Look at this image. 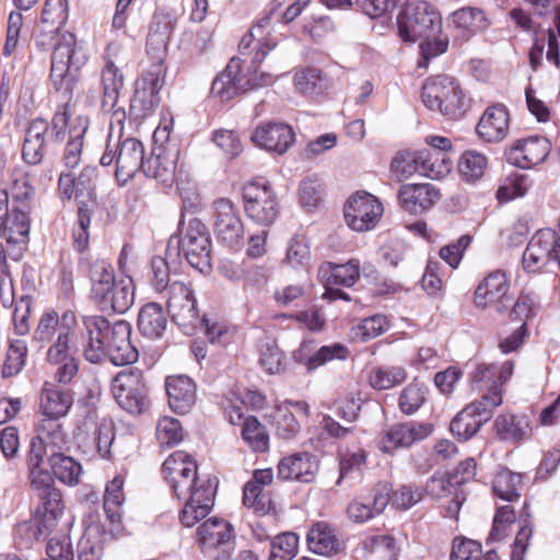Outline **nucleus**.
Returning a JSON list of instances; mask_svg holds the SVG:
<instances>
[{"label": "nucleus", "mask_w": 560, "mask_h": 560, "mask_svg": "<svg viewBox=\"0 0 560 560\" xmlns=\"http://www.w3.org/2000/svg\"><path fill=\"white\" fill-rule=\"evenodd\" d=\"M166 299L167 313L172 320L186 335H191L199 327L200 317L196 307L194 292L184 282L174 280Z\"/></svg>", "instance_id": "14"}, {"label": "nucleus", "mask_w": 560, "mask_h": 560, "mask_svg": "<svg viewBox=\"0 0 560 560\" xmlns=\"http://www.w3.org/2000/svg\"><path fill=\"white\" fill-rule=\"evenodd\" d=\"M248 71L247 77L241 75V59L232 58L225 69L213 80L211 94L219 97L222 102H226L240 93L270 85L275 81L273 75L270 73H258L257 69H248Z\"/></svg>", "instance_id": "6"}, {"label": "nucleus", "mask_w": 560, "mask_h": 560, "mask_svg": "<svg viewBox=\"0 0 560 560\" xmlns=\"http://www.w3.org/2000/svg\"><path fill=\"white\" fill-rule=\"evenodd\" d=\"M101 86L103 91L102 107L104 110H113V119L120 124L126 118L122 107H117L119 93L124 86V75L119 68L112 61H106L101 72Z\"/></svg>", "instance_id": "23"}, {"label": "nucleus", "mask_w": 560, "mask_h": 560, "mask_svg": "<svg viewBox=\"0 0 560 560\" xmlns=\"http://www.w3.org/2000/svg\"><path fill=\"white\" fill-rule=\"evenodd\" d=\"M197 469L195 459L183 451L171 454L163 463V475L165 480L175 479L182 475L188 474Z\"/></svg>", "instance_id": "60"}, {"label": "nucleus", "mask_w": 560, "mask_h": 560, "mask_svg": "<svg viewBox=\"0 0 560 560\" xmlns=\"http://www.w3.org/2000/svg\"><path fill=\"white\" fill-rule=\"evenodd\" d=\"M69 15L68 0H46L40 23L54 27V30H61Z\"/></svg>", "instance_id": "64"}, {"label": "nucleus", "mask_w": 560, "mask_h": 560, "mask_svg": "<svg viewBox=\"0 0 560 560\" xmlns=\"http://www.w3.org/2000/svg\"><path fill=\"white\" fill-rule=\"evenodd\" d=\"M86 61L88 54L83 43L70 32L63 33L51 54L50 80L55 90L66 101L57 107L51 121L48 122L52 141L60 142L66 138L71 117L69 102L77 88L79 72Z\"/></svg>", "instance_id": "1"}, {"label": "nucleus", "mask_w": 560, "mask_h": 560, "mask_svg": "<svg viewBox=\"0 0 560 560\" xmlns=\"http://www.w3.org/2000/svg\"><path fill=\"white\" fill-rule=\"evenodd\" d=\"M277 14L276 5L269 10V12L259 20V22L249 31L248 34L244 35L240 42V50L242 55H246L245 50L249 49L254 44L255 54L252 56L250 63L253 69H257L260 62L266 58L268 52L276 47V43L270 39H264L265 28H267L271 20Z\"/></svg>", "instance_id": "25"}, {"label": "nucleus", "mask_w": 560, "mask_h": 560, "mask_svg": "<svg viewBox=\"0 0 560 560\" xmlns=\"http://www.w3.org/2000/svg\"><path fill=\"white\" fill-rule=\"evenodd\" d=\"M421 100L428 109L450 119L460 117L466 108L465 96L459 84L447 75L428 79L422 86Z\"/></svg>", "instance_id": "5"}, {"label": "nucleus", "mask_w": 560, "mask_h": 560, "mask_svg": "<svg viewBox=\"0 0 560 560\" xmlns=\"http://www.w3.org/2000/svg\"><path fill=\"white\" fill-rule=\"evenodd\" d=\"M144 155V145L137 138H119L115 143L109 139L100 163L102 166L114 164L117 179L127 183L142 170Z\"/></svg>", "instance_id": "7"}, {"label": "nucleus", "mask_w": 560, "mask_h": 560, "mask_svg": "<svg viewBox=\"0 0 560 560\" xmlns=\"http://www.w3.org/2000/svg\"><path fill=\"white\" fill-rule=\"evenodd\" d=\"M382 214L381 201L369 192H357L345 205L346 222L350 229L357 232L374 229Z\"/></svg>", "instance_id": "18"}, {"label": "nucleus", "mask_w": 560, "mask_h": 560, "mask_svg": "<svg viewBox=\"0 0 560 560\" xmlns=\"http://www.w3.org/2000/svg\"><path fill=\"white\" fill-rule=\"evenodd\" d=\"M177 155V150L160 144L152 150L149 158L144 156L141 172L148 177L168 184L175 175Z\"/></svg>", "instance_id": "29"}, {"label": "nucleus", "mask_w": 560, "mask_h": 560, "mask_svg": "<svg viewBox=\"0 0 560 560\" xmlns=\"http://www.w3.org/2000/svg\"><path fill=\"white\" fill-rule=\"evenodd\" d=\"M243 503L257 513L266 514L270 511L271 499L260 486L248 480L243 488Z\"/></svg>", "instance_id": "63"}, {"label": "nucleus", "mask_w": 560, "mask_h": 560, "mask_svg": "<svg viewBox=\"0 0 560 560\" xmlns=\"http://www.w3.org/2000/svg\"><path fill=\"white\" fill-rule=\"evenodd\" d=\"M299 551V537L292 532L275 536L270 540L268 560H292Z\"/></svg>", "instance_id": "58"}, {"label": "nucleus", "mask_w": 560, "mask_h": 560, "mask_svg": "<svg viewBox=\"0 0 560 560\" xmlns=\"http://www.w3.org/2000/svg\"><path fill=\"white\" fill-rule=\"evenodd\" d=\"M124 478L117 475L110 480L105 488L104 493V511L107 520L113 524H120L122 515V504L125 494L122 491Z\"/></svg>", "instance_id": "49"}, {"label": "nucleus", "mask_w": 560, "mask_h": 560, "mask_svg": "<svg viewBox=\"0 0 560 560\" xmlns=\"http://www.w3.org/2000/svg\"><path fill=\"white\" fill-rule=\"evenodd\" d=\"M162 62H152L150 70L136 83V96L150 106L159 103V92L164 84Z\"/></svg>", "instance_id": "45"}, {"label": "nucleus", "mask_w": 560, "mask_h": 560, "mask_svg": "<svg viewBox=\"0 0 560 560\" xmlns=\"http://www.w3.org/2000/svg\"><path fill=\"white\" fill-rule=\"evenodd\" d=\"M165 388L168 396V405L177 413H186L196 401V385L186 375H173L166 377Z\"/></svg>", "instance_id": "32"}, {"label": "nucleus", "mask_w": 560, "mask_h": 560, "mask_svg": "<svg viewBox=\"0 0 560 560\" xmlns=\"http://www.w3.org/2000/svg\"><path fill=\"white\" fill-rule=\"evenodd\" d=\"M347 355L348 349L339 342L319 347L313 340H304L293 352L292 358L312 373L328 362L345 360Z\"/></svg>", "instance_id": "21"}, {"label": "nucleus", "mask_w": 560, "mask_h": 560, "mask_svg": "<svg viewBox=\"0 0 560 560\" xmlns=\"http://www.w3.org/2000/svg\"><path fill=\"white\" fill-rule=\"evenodd\" d=\"M509 290L505 273L497 270L491 272L483 281L477 287L475 291V304L478 307H487L491 304H497V310L501 312V305L505 306V302H510L506 298Z\"/></svg>", "instance_id": "31"}, {"label": "nucleus", "mask_w": 560, "mask_h": 560, "mask_svg": "<svg viewBox=\"0 0 560 560\" xmlns=\"http://www.w3.org/2000/svg\"><path fill=\"white\" fill-rule=\"evenodd\" d=\"M27 354L26 342L22 339L10 340L2 369L3 377H11L19 374L24 364Z\"/></svg>", "instance_id": "61"}, {"label": "nucleus", "mask_w": 560, "mask_h": 560, "mask_svg": "<svg viewBox=\"0 0 560 560\" xmlns=\"http://www.w3.org/2000/svg\"><path fill=\"white\" fill-rule=\"evenodd\" d=\"M73 404L72 392L46 382L40 394V410L45 419L65 417Z\"/></svg>", "instance_id": "33"}, {"label": "nucleus", "mask_w": 560, "mask_h": 560, "mask_svg": "<svg viewBox=\"0 0 560 560\" xmlns=\"http://www.w3.org/2000/svg\"><path fill=\"white\" fill-rule=\"evenodd\" d=\"M308 549L320 556H334L341 550L335 529L324 522L314 524L306 536Z\"/></svg>", "instance_id": "38"}, {"label": "nucleus", "mask_w": 560, "mask_h": 560, "mask_svg": "<svg viewBox=\"0 0 560 560\" xmlns=\"http://www.w3.org/2000/svg\"><path fill=\"white\" fill-rule=\"evenodd\" d=\"M252 140L267 151L283 154L294 143L292 128L283 122H268L256 128Z\"/></svg>", "instance_id": "24"}, {"label": "nucleus", "mask_w": 560, "mask_h": 560, "mask_svg": "<svg viewBox=\"0 0 560 560\" xmlns=\"http://www.w3.org/2000/svg\"><path fill=\"white\" fill-rule=\"evenodd\" d=\"M242 438L254 452L264 453L269 448V435L266 428L250 416L242 423Z\"/></svg>", "instance_id": "57"}, {"label": "nucleus", "mask_w": 560, "mask_h": 560, "mask_svg": "<svg viewBox=\"0 0 560 560\" xmlns=\"http://www.w3.org/2000/svg\"><path fill=\"white\" fill-rule=\"evenodd\" d=\"M522 488L523 476L508 468H501L492 480L493 493L509 502L520 499Z\"/></svg>", "instance_id": "47"}, {"label": "nucleus", "mask_w": 560, "mask_h": 560, "mask_svg": "<svg viewBox=\"0 0 560 560\" xmlns=\"http://www.w3.org/2000/svg\"><path fill=\"white\" fill-rule=\"evenodd\" d=\"M407 378V371L398 365H383L371 370L369 374L370 385L377 390L393 388L404 383Z\"/></svg>", "instance_id": "52"}, {"label": "nucleus", "mask_w": 560, "mask_h": 560, "mask_svg": "<svg viewBox=\"0 0 560 560\" xmlns=\"http://www.w3.org/2000/svg\"><path fill=\"white\" fill-rule=\"evenodd\" d=\"M514 369L513 361L502 364L480 363L470 373V382L475 389L483 392L479 401H490L489 396L498 394L502 399V386L510 380Z\"/></svg>", "instance_id": "19"}, {"label": "nucleus", "mask_w": 560, "mask_h": 560, "mask_svg": "<svg viewBox=\"0 0 560 560\" xmlns=\"http://www.w3.org/2000/svg\"><path fill=\"white\" fill-rule=\"evenodd\" d=\"M31 488L39 499L36 517L44 522L45 527L54 529L63 511V503L60 491L54 487L52 476L50 474L42 475L39 480L31 482Z\"/></svg>", "instance_id": "20"}, {"label": "nucleus", "mask_w": 560, "mask_h": 560, "mask_svg": "<svg viewBox=\"0 0 560 560\" xmlns=\"http://www.w3.org/2000/svg\"><path fill=\"white\" fill-rule=\"evenodd\" d=\"M37 432L36 436L49 447L50 453L62 452L67 445V434L58 419H42Z\"/></svg>", "instance_id": "55"}, {"label": "nucleus", "mask_w": 560, "mask_h": 560, "mask_svg": "<svg viewBox=\"0 0 560 560\" xmlns=\"http://www.w3.org/2000/svg\"><path fill=\"white\" fill-rule=\"evenodd\" d=\"M244 210L247 217L262 225H270L279 213L277 196L266 180H254L243 188Z\"/></svg>", "instance_id": "13"}, {"label": "nucleus", "mask_w": 560, "mask_h": 560, "mask_svg": "<svg viewBox=\"0 0 560 560\" xmlns=\"http://www.w3.org/2000/svg\"><path fill=\"white\" fill-rule=\"evenodd\" d=\"M549 141L544 137L516 140L510 149L509 160L521 168H530L545 161Z\"/></svg>", "instance_id": "26"}, {"label": "nucleus", "mask_w": 560, "mask_h": 560, "mask_svg": "<svg viewBox=\"0 0 560 560\" xmlns=\"http://www.w3.org/2000/svg\"><path fill=\"white\" fill-rule=\"evenodd\" d=\"M95 302L102 310H112L115 313H126L135 302V284L130 277H124L109 285L103 298Z\"/></svg>", "instance_id": "35"}, {"label": "nucleus", "mask_w": 560, "mask_h": 560, "mask_svg": "<svg viewBox=\"0 0 560 560\" xmlns=\"http://www.w3.org/2000/svg\"><path fill=\"white\" fill-rule=\"evenodd\" d=\"M174 495L178 500H185L180 512V523L186 527L195 526L211 511L214 503L215 488L210 480L198 477L197 469L167 480Z\"/></svg>", "instance_id": "4"}, {"label": "nucleus", "mask_w": 560, "mask_h": 560, "mask_svg": "<svg viewBox=\"0 0 560 560\" xmlns=\"http://www.w3.org/2000/svg\"><path fill=\"white\" fill-rule=\"evenodd\" d=\"M418 159H420V175L431 179L443 178L452 170V160L442 151L421 150Z\"/></svg>", "instance_id": "46"}, {"label": "nucleus", "mask_w": 560, "mask_h": 560, "mask_svg": "<svg viewBox=\"0 0 560 560\" xmlns=\"http://www.w3.org/2000/svg\"><path fill=\"white\" fill-rule=\"evenodd\" d=\"M433 432V425L415 420L398 422L385 428L378 440V448L393 454L400 448H409L423 441Z\"/></svg>", "instance_id": "16"}, {"label": "nucleus", "mask_w": 560, "mask_h": 560, "mask_svg": "<svg viewBox=\"0 0 560 560\" xmlns=\"http://www.w3.org/2000/svg\"><path fill=\"white\" fill-rule=\"evenodd\" d=\"M330 85L329 78L315 67L301 68L294 74L295 90L306 97L323 95Z\"/></svg>", "instance_id": "41"}, {"label": "nucleus", "mask_w": 560, "mask_h": 560, "mask_svg": "<svg viewBox=\"0 0 560 560\" xmlns=\"http://www.w3.org/2000/svg\"><path fill=\"white\" fill-rule=\"evenodd\" d=\"M86 129L88 120L82 117H78L75 121L69 126V138L61 154V164L67 170H73L78 167L82 161L84 136Z\"/></svg>", "instance_id": "39"}, {"label": "nucleus", "mask_w": 560, "mask_h": 560, "mask_svg": "<svg viewBox=\"0 0 560 560\" xmlns=\"http://www.w3.org/2000/svg\"><path fill=\"white\" fill-rule=\"evenodd\" d=\"M110 389L119 407L129 413H142L149 407V388L142 371L137 368L117 373Z\"/></svg>", "instance_id": "8"}, {"label": "nucleus", "mask_w": 560, "mask_h": 560, "mask_svg": "<svg viewBox=\"0 0 560 560\" xmlns=\"http://www.w3.org/2000/svg\"><path fill=\"white\" fill-rule=\"evenodd\" d=\"M48 462L55 477L61 482L70 486L79 482L82 466L73 457L54 451L49 454Z\"/></svg>", "instance_id": "50"}, {"label": "nucleus", "mask_w": 560, "mask_h": 560, "mask_svg": "<svg viewBox=\"0 0 560 560\" xmlns=\"http://www.w3.org/2000/svg\"><path fill=\"white\" fill-rule=\"evenodd\" d=\"M458 35L468 39L477 33L486 31L490 26V21L481 9L474 7H464L450 18Z\"/></svg>", "instance_id": "37"}, {"label": "nucleus", "mask_w": 560, "mask_h": 560, "mask_svg": "<svg viewBox=\"0 0 560 560\" xmlns=\"http://www.w3.org/2000/svg\"><path fill=\"white\" fill-rule=\"evenodd\" d=\"M318 470L316 457L310 453H296L283 457L278 464V478L281 480H295L311 482Z\"/></svg>", "instance_id": "27"}, {"label": "nucleus", "mask_w": 560, "mask_h": 560, "mask_svg": "<svg viewBox=\"0 0 560 560\" xmlns=\"http://www.w3.org/2000/svg\"><path fill=\"white\" fill-rule=\"evenodd\" d=\"M550 261L560 267V238H557V233L550 229L539 230L524 250V269L528 272H536Z\"/></svg>", "instance_id": "17"}, {"label": "nucleus", "mask_w": 560, "mask_h": 560, "mask_svg": "<svg viewBox=\"0 0 560 560\" xmlns=\"http://www.w3.org/2000/svg\"><path fill=\"white\" fill-rule=\"evenodd\" d=\"M390 491L388 483H380L374 489L372 501L352 500L347 509L348 517L354 523H365L380 515L389 503Z\"/></svg>", "instance_id": "30"}, {"label": "nucleus", "mask_w": 560, "mask_h": 560, "mask_svg": "<svg viewBox=\"0 0 560 560\" xmlns=\"http://www.w3.org/2000/svg\"><path fill=\"white\" fill-rule=\"evenodd\" d=\"M52 529L45 527L40 518L35 517L31 522H22L14 529L16 544L22 547H28L34 540L46 538Z\"/></svg>", "instance_id": "62"}, {"label": "nucleus", "mask_w": 560, "mask_h": 560, "mask_svg": "<svg viewBox=\"0 0 560 560\" xmlns=\"http://www.w3.org/2000/svg\"><path fill=\"white\" fill-rule=\"evenodd\" d=\"M398 34L405 42L421 40L420 48L425 60L444 54L448 37L442 36V18L428 1L407 4L397 15Z\"/></svg>", "instance_id": "3"}, {"label": "nucleus", "mask_w": 560, "mask_h": 560, "mask_svg": "<svg viewBox=\"0 0 560 560\" xmlns=\"http://www.w3.org/2000/svg\"><path fill=\"white\" fill-rule=\"evenodd\" d=\"M48 130L49 125L47 120L35 118L31 121L22 148V159L28 165H38L42 163Z\"/></svg>", "instance_id": "36"}, {"label": "nucleus", "mask_w": 560, "mask_h": 560, "mask_svg": "<svg viewBox=\"0 0 560 560\" xmlns=\"http://www.w3.org/2000/svg\"><path fill=\"white\" fill-rule=\"evenodd\" d=\"M148 280L155 293L163 294V298L170 293L174 281H171L170 266L164 257L151 259Z\"/></svg>", "instance_id": "56"}, {"label": "nucleus", "mask_w": 560, "mask_h": 560, "mask_svg": "<svg viewBox=\"0 0 560 560\" xmlns=\"http://www.w3.org/2000/svg\"><path fill=\"white\" fill-rule=\"evenodd\" d=\"M89 277L92 282L91 294L95 301L103 298L109 290V285L114 283V268L110 262L105 259H96L89 268Z\"/></svg>", "instance_id": "51"}, {"label": "nucleus", "mask_w": 560, "mask_h": 560, "mask_svg": "<svg viewBox=\"0 0 560 560\" xmlns=\"http://www.w3.org/2000/svg\"><path fill=\"white\" fill-rule=\"evenodd\" d=\"M490 401H472L451 421L450 429L459 440L472 438L493 415V410L502 404L498 394L489 396Z\"/></svg>", "instance_id": "15"}, {"label": "nucleus", "mask_w": 560, "mask_h": 560, "mask_svg": "<svg viewBox=\"0 0 560 560\" xmlns=\"http://www.w3.org/2000/svg\"><path fill=\"white\" fill-rule=\"evenodd\" d=\"M86 331L84 358L91 363H100L106 357L115 365L135 363L139 358L137 348L131 343V326L126 320L110 324L103 316L83 317Z\"/></svg>", "instance_id": "2"}, {"label": "nucleus", "mask_w": 560, "mask_h": 560, "mask_svg": "<svg viewBox=\"0 0 560 560\" xmlns=\"http://www.w3.org/2000/svg\"><path fill=\"white\" fill-rule=\"evenodd\" d=\"M197 537L203 548H217L228 544L233 538V527L222 518L212 517L198 527Z\"/></svg>", "instance_id": "42"}, {"label": "nucleus", "mask_w": 560, "mask_h": 560, "mask_svg": "<svg viewBox=\"0 0 560 560\" xmlns=\"http://www.w3.org/2000/svg\"><path fill=\"white\" fill-rule=\"evenodd\" d=\"M78 327L77 315L73 311L67 310L60 316L49 310L42 314L33 331L32 341L38 348L56 347L58 342L67 343L72 341L74 331Z\"/></svg>", "instance_id": "11"}, {"label": "nucleus", "mask_w": 560, "mask_h": 560, "mask_svg": "<svg viewBox=\"0 0 560 560\" xmlns=\"http://www.w3.org/2000/svg\"><path fill=\"white\" fill-rule=\"evenodd\" d=\"M83 428L85 430L93 429L92 443L101 457L108 458L115 440L114 421L108 418L96 420L93 415H89L83 422Z\"/></svg>", "instance_id": "44"}, {"label": "nucleus", "mask_w": 560, "mask_h": 560, "mask_svg": "<svg viewBox=\"0 0 560 560\" xmlns=\"http://www.w3.org/2000/svg\"><path fill=\"white\" fill-rule=\"evenodd\" d=\"M78 350L73 341L63 343L58 342L56 347H48L46 351V362L55 368L54 380L60 385H68L78 375L80 360L77 355Z\"/></svg>", "instance_id": "22"}, {"label": "nucleus", "mask_w": 560, "mask_h": 560, "mask_svg": "<svg viewBox=\"0 0 560 560\" xmlns=\"http://www.w3.org/2000/svg\"><path fill=\"white\" fill-rule=\"evenodd\" d=\"M488 166L486 155L475 151H465L458 162V171L462 178L467 183H475L480 179Z\"/></svg>", "instance_id": "54"}, {"label": "nucleus", "mask_w": 560, "mask_h": 560, "mask_svg": "<svg viewBox=\"0 0 560 560\" xmlns=\"http://www.w3.org/2000/svg\"><path fill=\"white\" fill-rule=\"evenodd\" d=\"M509 130V113L505 106L494 105L486 109L476 131L487 142L501 141Z\"/></svg>", "instance_id": "34"}, {"label": "nucleus", "mask_w": 560, "mask_h": 560, "mask_svg": "<svg viewBox=\"0 0 560 560\" xmlns=\"http://www.w3.org/2000/svg\"><path fill=\"white\" fill-rule=\"evenodd\" d=\"M318 277L324 283L352 287L360 277V265L355 259L343 265L326 262L318 269Z\"/></svg>", "instance_id": "43"}, {"label": "nucleus", "mask_w": 560, "mask_h": 560, "mask_svg": "<svg viewBox=\"0 0 560 560\" xmlns=\"http://www.w3.org/2000/svg\"><path fill=\"white\" fill-rule=\"evenodd\" d=\"M428 395V387L424 383L415 378L406 387L402 388L399 398L398 407L404 415L410 416L417 412L425 402Z\"/></svg>", "instance_id": "53"}, {"label": "nucleus", "mask_w": 560, "mask_h": 560, "mask_svg": "<svg viewBox=\"0 0 560 560\" xmlns=\"http://www.w3.org/2000/svg\"><path fill=\"white\" fill-rule=\"evenodd\" d=\"M31 220L26 212L13 210L5 213L0 224V265L7 260L19 261L27 248Z\"/></svg>", "instance_id": "9"}, {"label": "nucleus", "mask_w": 560, "mask_h": 560, "mask_svg": "<svg viewBox=\"0 0 560 560\" xmlns=\"http://www.w3.org/2000/svg\"><path fill=\"white\" fill-rule=\"evenodd\" d=\"M178 252L185 256L188 264L200 272L211 269V238L208 228L201 220H189L182 230L177 241Z\"/></svg>", "instance_id": "10"}, {"label": "nucleus", "mask_w": 560, "mask_h": 560, "mask_svg": "<svg viewBox=\"0 0 560 560\" xmlns=\"http://www.w3.org/2000/svg\"><path fill=\"white\" fill-rule=\"evenodd\" d=\"M401 207L410 213H422L440 199L439 190L431 184L402 185L398 192Z\"/></svg>", "instance_id": "28"}, {"label": "nucleus", "mask_w": 560, "mask_h": 560, "mask_svg": "<svg viewBox=\"0 0 560 560\" xmlns=\"http://www.w3.org/2000/svg\"><path fill=\"white\" fill-rule=\"evenodd\" d=\"M494 431L500 440L517 442L527 436L529 423L525 417L504 413L494 420Z\"/></svg>", "instance_id": "48"}, {"label": "nucleus", "mask_w": 560, "mask_h": 560, "mask_svg": "<svg viewBox=\"0 0 560 560\" xmlns=\"http://www.w3.org/2000/svg\"><path fill=\"white\" fill-rule=\"evenodd\" d=\"M212 225L217 240L232 249L244 243V225L235 203L229 198H218L211 205Z\"/></svg>", "instance_id": "12"}, {"label": "nucleus", "mask_w": 560, "mask_h": 560, "mask_svg": "<svg viewBox=\"0 0 560 560\" xmlns=\"http://www.w3.org/2000/svg\"><path fill=\"white\" fill-rule=\"evenodd\" d=\"M103 544L98 526H90L85 529L78 544L79 560H101Z\"/></svg>", "instance_id": "59"}, {"label": "nucleus", "mask_w": 560, "mask_h": 560, "mask_svg": "<svg viewBox=\"0 0 560 560\" xmlns=\"http://www.w3.org/2000/svg\"><path fill=\"white\" fill-rule=\"evenodd\" d=\"M137 326L144 337L149 339L161 338L167 326V317L163 307L155 302L143 305L138 315Z\"/></svg>", "instance_id": "40"}]
</instances>
